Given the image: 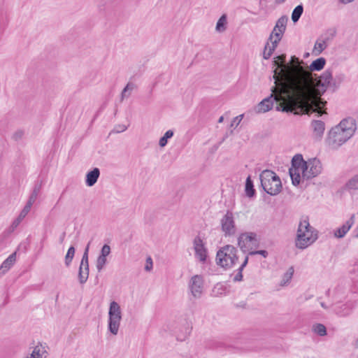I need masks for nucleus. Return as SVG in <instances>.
Returning a JSON list of instances; mask_svg holds the SVG:
<instances>
[{"mask_svg": "<svg viewBox=\"0 0 358 358\" xmlns=\"http://www.w3.org/2000/svg\"><path fill=\"white\" fill-rule=\"evenodd\" d=\"M275 85L279 83L278 76H273ZM271 94L264 99L257 106L258 113L270 110L273 102H276L275 110L278 111L310 115L318 112L320 107L313 102V90L310 80L305 71L299 66L294 67L292 71L285 73V83H281L278 87L271 88Z\"/></svg>", "mask_w": 358, "mask_h": 358, "instance_id": "f257e3e1", "label": "nucleus"}, {"mask_svg": "<svg viewBox=\"0 0 358 358\" xmlns=\"http://www.w3.org/2000/svg\"><path fill=\"white\" fill-rule=\"evenodd\" d=\"M317 238V235L310 225L308 217H302L297 229L296 247L299 249H305L314 243Z\"/></svg>", "mask_w": 358, "mask_h": 358, "instance_id": "f03ea898", "label": "nucleus"}, {"mask_svg": "<svg viewBox=\"0 0 358 358\" xmlns=\"http://www.w3.org/2000/svg\"><path fill=\"white\" fill-rule=\"evenodd\" d=\"M261 186L271 196L278 195L282 191V182L280 177L273 171L264 170L259 175Z\"/></svg>", "mask_w": 358, "mask_h": 358, "instance_id": "7ed1b4c3", "label": "nucleus"}, {"mask_svg": "<svg viewBox=\"0 0 358 358\" xmlns=\"http://www.w3.org/2000/svg\"><path fill=\"white\" fill-rule=\"evenodd\" d=\"M237 251V249L231 245L221 248L217 252V264L225 269L231 268L238 260Z\"/></svg>", "mask_w": 358, "mask_h": 358, "instance_id": "20e7f679", "label": "nucleus"}, {"mask_svg": "<svg viewBox=\"0 0 358 358\" xmlns=\"http://www.w3.org/2000/svg\"><path fill=\"white\" fill-rule=\"evenodd\" d=\"M332 80H333L332 71L330 69H327L325 71H324V73L318 78V80H317L318 92H317V90H315V94L317 98L321 99L320 96L326 92V90H327L328 87H330L331 86H334L335 88L337 87V86H336L335 83H331ZM314 87H315V90H316L315 85H314ZM322 101L320 103L319 113L316 112L317 113V117H320L322 115L323 113H326L325 111H322L321 108L324 107L327 104V101H324L322 99Z\"/></svg>", "mask_w": 358, "mask_h": 358, "instance_id": "39448f33", "label": "nucleus"}, {"mask_svg": "<svg viewBox=\"0 0 358 358\" xmlns=\"http://www.w3.org/2000/svg\"><path fill=\"white\" fill-rule=\"evenodd\" d=\"M308 169V162H306L301 154L295 155L292 159V167L289 169V173L294 186H298L301 182V174L305 173Z\"/></svg>", "mask_w": 358, "mask_h": 358, "instance_id": "423d86ee", "label": "nucleus"}, {"mask_svg": "<svg viewBox=\"0 0 358 358\" xmlns=\"http://www.w3.org/2000/svg\"><path fill=\"white\" fill-rule=\"evenodd\" d=\"M301 64H303V61H299V59L298 57H296V56H292L291 57L290 64L289 65H284L281 68L280 73H281V76H282L283 80H284L283 83H285V73H287V72H288V71H292H292L294 69V67H295V66L301 67L305 71V73L308 75V78H309V79L310 80V83H311V86H312L313 90V100L311 99L310 102H313V103H315L316 106H317L319 107L320 106V103L322 100L319 99V98H317L316 96L315 90V87H314L313 79L310 73Z\"/></svg>", "mask_w": 358, "mask_h": 358, "instance_id": "0eeeda50", "label": "nucleus"}, {"mask_svg": "<svg viewBox=\"0 0 358 358\" xmlns=\"http://www.w3.org/2000/svg\"><path fill=\"white\" fill-rule=\"evenodd\" d=\"M350 132H351V130L348 131V129L343 131L338 125L332 127L328 134V144L334 148H338L351 138Z\"/></svg>", "mask_w": 358, "mask_h": 358, "instance_id": "6e6552de", "label": "nucleus"}, {"mask_svg": "<svg viewBox=\"0 0 358 358\" xmlns=\"http://www.w3.org/2000/svg\"><path fill=\"white\" fill-rule=\"evenodd\" d=\"M90 242L87 245L85 252L83 253L80 265L78 271V280L80 284H84L87 282L89 277V260H88V252L90 248Z\"/></svg>", "mask_w": 358, "mask_h": 358, "instance_id": "1a4fd4ad", "label": "nucleus"}, {"mask_svg": "<svg viewBox=\"0 0 358 358\" xmlns=\"http://www.w3.org/2000/svg\"><path fill=\"white\" fill-rule=\"evenodd\" d=\"M308 169L305 171L303 174V178L309 180L316 177L322 172V164L320 161L316 158L309 159L308 162Z\"/></svg>", "mask_w": 358, "mask_h": 358, "instance_id": "9d476101", "label": "nucleus"}, {"mask_svg": "<svg viewBox=\"0 0 358 358\" xmlns=\"http://www.w3.org/2000/svg\"><path fill=\"white\" fill-rule=\"evenodd\" d=\"M222 230L224 232L225 236H231L234 234L235 223L234 220L233 213L228 210L221 220Z\"/></svg>", "mask_w": 358, "mask_h": 358, "instance_id": "9b49d317", "label": "nucleus"}, {"mask_svg": "<svg viewBox=\"0 0 358 358\" xmlns=\"http://www.w3.org/2000/svg\"><path fill=\"white\" fill-rule=\"evenodd\" d=\"M288 18L286 15L281 16L275 22V25L268 37V41L273 39V37L282 38L286 30Z\"/></svg>", "mask_w": 358, "mask_h": 358, "instance_id": "f8f14e48", "label": "nucleus"}, {"mask_svg": "<svg viewBox=\"0 0 358 358\" xmlns=\"http://www.w3.org/2000/svg\"><path fill=\"white\" fill-rule=\"evenodd\" d=\"M194 249L195 251V256L202 263L206 261L207 258V249L204 246V243L200 236H197L194 238Z\"/></svg>", "mask_w": 358, "mask_h": 358, "instance_id": "ddd939ff", "label": "nucleus"}, {"mask_svg": "<svg viewBox=\"0 0 358 358\" xmlns=\"http://www.w3.org/2000/svg\"><path fill=\"white\" fill-rule=\"evenodd\" d=\"M203 280L201 275H195L191 278L189 287L194 297H200L203 290Z\"/></svg>", "mask_w": 358, "mask_h": 358, "instance_id": "4468645a", "label": "nucleus"}, {"mask_svg": "<svg viewBox=\"0 0 358 358\" xmlns=\"http://www.w3.org/2000/svg\"><path fill=\"white\" fill-rule=\"evenodd\" d=\"M281 37H275L274 40L268 41L266 42L264 52H263V58L264 59H268L272 54L273 53L274 50L277 48L279 42L281 41Z\"/></svg>", "mask_w": 358, "mask_h": 358, "instance_id": "2eb2a0df", "label": "nucleus"}, {"mask_svg": "<svg viewBox=\"0 0 358 358\" xmlns=\"http://www.w3.org/2000/svg\"><path fill=\"white\" fill-rule=\"evenodd\" d=\"M355 223V215L351 217L339 228L334 231V236L338 238H343Z\"/></svg>", "mask_w": 358, "mask_h": 358, "instance_id": "dca6fc26", "label": "nucleus"}, {"mask_svg": "<svg viewBox=\"0 0 358 358\" xmlns=\"http://www.w3.org/2000/svg\"><path fill=\"white\" fill-rule=\"evenodd\" d=\"M338 127L342 129L343 131L345 130H351V132H350V136L352 137L354 134V133L356 131V121L354 118L349 117L347 118L343 119L340 122V123L338 124Z\"/></svg>", "mask_w": 358, "mask_h": 358, "instance_id": "f3484780", "label": "nucleus"}, {"mask_svg": "<svg viewBox=\"0 0 358 358\" xmlns=\"http://www.w3.org/2000/svg\"><path fill=\"white\" fill-rule=\"evenodd\" d=\"M256 234L254 232H245L240 235L238 239V246L243 250L246 248V243L257 241Z\"/></svg>", "mask_w": 358, "mask_h": 358, "instance_id": "a211bd4d", "label": "nucleus"}, {"mask_svg": "<svg viewBox=\"0 0 358 358\" xmlns=\"http://www.w3.org/2000/svg\"><path fill=\"white\" fill-rule=\"evenodd\" d=\"M100 176V170L99 168H94L88 171L85 176V184L88 187H92L96 184Z\"/></svg>", "mask_w": 358, "mask_h": 358, "instance_id": "6ab92c4d", "label": "nucleus"}, {"mask_svg": "<svg viewBox=\"0 0 358 358\" xmlns=\"http://www.w3.org/2000/svg\"><path fill=\"white\" fill-rule=\"evenodd\" d=\"M16 261V252L12 253L6 259L0 266V276L4 275L14 264Z\"/></svg>", "mask_w": 358, "mask_h": 358, "instance_id": "aec40b11", "label": "nucleus"}, {"mask_svg": "<svg viewBox=\"0 0 358 358\" xmlns=\"http://www.w3.org/2000/svg\"><path fill=\"white\" fill-rule=\"evenodd\" d=\"M311 127H313L315 137L320 139L322 137L325 129L324 122L322 120H314L311 122Z\"/></svg>", "mask_w": 358, "mask_h": 358, "instance_id": "412c9836", "label": "nucleus"}, {"mask_svg": "<svg viewBox=\"0 0 358 358\" xmlns=\"http://www.w3.org/2000/svg\"><path fill=\"white\" fill-rule=\"evenodd\" d=\"M121 317H109L108 319V330L113 335H117L118 333Z\"/></svg>", "mask_w": 358, "mask_h": 358, "instance_id": "4be33fe9", "label": "nucleus"}, {"mask_svg": "<svg viewBox=\"0 0 358 358\" xmlns=\"http://www.w3.org/2000/svg\"><path fill=\"white\" fill-rule=\"evenodd\" d=\"M326 64V59L324 57H320L312 62L308 69L310 71H321Z\"/></svg>", "mask_w": 358, "mask_h": 358, "instance_id": "5701e85b", "label": "nucleus"}, {"mask_svg": "<svg viewBox=\"0 0 358 358\" xmlns=\"http://www.w3.org/2000/svg\"><path fill=\"white\" fill-rule=\"evenodd\" d=\"M327 47V41L321 36L315 42L313 53L315 55H319L322 52L325 50Z\"/></svg>", "mask_w": 358, "mask_h": 358, "instance_id": "b1692460", "label": "nucleus"}, {"mask_svg": "<svg viewBox=\"0 0 358 358\" xmlns=\"http://www.w3.org/2000/svg\"><path fill=\"white\" fill-rule=\"evenodd\" d=\"M108 315L109 317H121V309L120 306L116 301H112L110 304L109 307V311H108Z\"/></svg>", "mask_w": 358, "mask_h": 358, "instance_id": "393cba45", "label": "nucleus"}, {"mask_svg": "<svg viewBox=\"0 0 358 358\" xmlns=\"http://www.w3.org/2000/svg\"><path fill=\"white\" fill-rule=\"evenodd\" d=\"M245 191L246 195L250 198L253 197L255 195L256 191L254 188L253 182L251 180L250 176H248L246 179Z\"/></svg>", "mask_w": 358, "mask_h": 358, "instance_id": "a878e982", "label": "nucleus"}, {"mask_svg": "<svg viewBox=\"0 0 358 358\" xmlns=\"http://www.w3.org/2000/svg\"><path fill=\"white\" fill-rule=\"evenodd\" d=\"M227 17L226 14H223L216 24L215 29L218 32H223L227 29Z\"/></svg>", "mask_w": 358, "mask_h": 358, "instance_id": "bb28decb", "label": "nucleus"}, {"mask_svg": "<svg viewBox=\"0 0 358 358\" xmlns=\"http://www.w3.org/2000/svg\"><path fill=\"white\" fill-rule=\"evenodd\" d=\"M335 312L339 316L343 317L348 315L351 312V308L347 304H342L335 308Z\"/></svg>", "mask_w": 358, "mask_h": 358, "instance_id": "cd10ccee", "label": "nucleus"}, {"mask_svg": "<svg viewBox=\"0 0 358 358\" xmlns=\"http://www.w3.org/2000/svg\"><path fill=\"white\" fill-rule=\"evenodd\" d=\"M303 12V6L302 4L298 5L294 8L292 13V20L296 23L299 21Z\"/></svg>", "mask_w": 358, "mask_h": 358, "instance_id": "c85d7f7f", "label": "nucleus"}, {"mask_svg": "<svg viewBox=\"0 0 358 358\" xmlns=\"http://www.w3.org/2000/svg\"><path fill=\"white\" fill-rule=\"evenodd\" d=\"M136 87V85L134 83L131 82L128 83L121 93V101H123L125 98H128L131 94V92Z\"/></svg>", "mask_w": 358, "mask_h": 358, "instance_id": "c756f323", "label": "nucleus"}, {"mask_svg": "<svg viewBox=\"0 0 358 358\" xmlns=\"http://www.w3.org/2000/svg\"><path fill=\"white\" fill-rule=\"evenodd\" d=\"M136 87V85L134 83L131 82L128 83L121 93V101H123L125 98H128L131 94V92Z\"/></svg>", "mask_w": 358, "mask_h": 358, "instance_id": "7c9ffc66", "label": "nucleus"}, {"mask_svg": "<svg viewBox=\"0 0 358 358\" xmlns=\"http://www.w3.org/2000/svg\"><path fill=\"white\" fill-rule=\"evenodd\" d=\"M345 188L348 190L358 189V174L353 176L346 182Z\"/></svg>", "mask_w": 358, "mask_h": 358, "instance_id": "2f4dec72", "label": "nucleus"}, {"mask_svg": "<svg viewBox=\"0 0 358 358\" xmlns=\"http://www.w3.org/2000/svg\"><path fill=\"white\" fill-rule=\"evenodd\" d=\"M313 331L320 336L327 335V328L322 324H316L313 326Z\"/></svg>", "mask_w": 358, "mask_h": 358, "instance_id": "473e14b6", "label": "nucleus"}, {"mask_svg": "<svg viewBox=\"0 0 358 358\" xmlns=\"http://www.w3.org/2000/svg\"><path fill=\"white\" fill-rule=\"evenodd\" d=\"M173 136V131L172 130H168L166 131L164 135L160 138L159 145L160 147L164 148L166 145L168 139L172 138Z\"/></svg>", "mask_w": 358, "mask_h": 358, "instance_id": "72a5a7b5", "label": "nucleus"}, {"mask_svg": "<svg viewBox=\"0 0 358 358\" xmlns=\"http://www.w3.org/2000/svg\"><path fill=\"white\" fill-rule=\"evenodd\" d=\"M75 251H76L75 248L73 245L70 246V248H69V250L67 251V253L65 256V264L67 267L69 266V265L71 264V263L73 259V257L75 255Z\"/></svg>", "mask_w": 358, "mask_h": 358, "instance_id": "f704fd0d", "label": "nucleus"}, {"mask_svg": "<svg viewBox=\"0 0 358 358\" xmlns=\"http://www.w3.org/2000/svg\"><path fill=\"white\" fill-rule=\"evenodd\" d=\"M336 34V29L335 28H330L327 30L325 34L321 36L327 42L332 40Z\"/></svg>", "mask_w": 358, "mask_h": 358, "instance_id": "c9c22d12", "label": "nucleus"}, {"mask_svg": "<svg viewBox=\"0 0 358 358\" xmlns=\"http://www.w3.org/2000/svg\"><path fill=\"white\" fill-rule=\"evenodd\" d=\"M41 185H36L27 201L34 204L38 197Z\"/></svg>", "mask_w": 358, "mask_h": 358, "instance_id": "e433bc0d", "label": "nucleus"}, {"mask_svg": "<svg viewBox=\"0 0 358 358\" xmlns=\"http://www.w3.org/2000/svg\"><path fill=\"white\" fill-rule=\"evenodd\" d=\"M107 262V259L105 257H102L99 255L96 260V266L99 272H100L103 268L104 267L105 264Z\"/></svg>", "mask_w": 358, "mask_h": 358, "instance_id": "4c0bfd02", "label": "nucleus"}, {"mask_svg": "<svg viewBox=\"0 0 358 358\" xmlns=\"http://www.w3.org/2000/svg\"><path fill=\"white\" fill-rule=\"evenodd\" d=\"M32 205L33 204L31 203V202H28V201L27 202L24 208L22 210L20 215H18L20 217V219H24L27 216V215L30 211Z\"/></svg>", "mask_w": 358, "mask_h": 358, "instance_id": "58836bf2", "label": "nucleus"}, {"mask_svg": "<svg viewBox=\"0 0 358 358\" xmlns=\"http://www.w3.org/2000/svg\"><path fill=\"white\" fill-rule=\"evenodd\" d=\"M110 253V247L107 244H104L101 250L100 255L102 257H107V256L109 255Z\"/></svg>", "mask_w": 358, "mask_h": 358, "instance_id": "ea45409f", "label": "nucleus"}, {"mask_svg": "<svg viewBox=\"0 0 358 358\" xmlns=\"http://www.w3.org/2000/svg\"><path fill=\"white\" fill-rule=\"evenodd\" d=\"M294 273V268L293 267H290L288 271L284 274L283 276V280L285 281V283L288 282L292 277Z\"/></svg>", "mask_w": 358, "mask_h": 358, "instance_id": "a19ab883", "label": "nucleus"}, {"mask_svg": "<svg viewBox=\"0 0 358 358\" xmlns=\"http://www.w3.org/2000/svg\"><path fill=\"white\" fill-rule=\"evenodd\" d=\"M227 287H224V285H222V284H217L215 287H214V289H213V292H215L216 290L217 291V294H222L224 293H225V290H226Z\"/></svg>", "mask_w": 358, "mask_h": 358, "instance_id": "79ce46f5", "label": "nucleus"}, {"mask_svg": "<svg viewBox=\"0 0 358 358\" xmlns=\"http://www.w3.org/2000/svg\"><path fill=\"white\" fill-rule=\"evenodd\" d=\"M23 136H24V131L20 129V130L16 131L13 134L12 138L15 141H20V139L22 138Z\"/></svg>", "mask_w": 358, "mask_h": 358, "instance_id": "37998d69", "label": "nucleus"}, {"mask_svg": "<svg viewBox=\"0 0 358 358\" xmlns=\"http://www.w3.org/2000/svg\"><path fill=\"white\" fill-rule=\"evenodd\" d=\"M249 255L253 256L255 255H260L263 256L264 257H266L268 255V252L265 250H254L251 251L248 253Z\"/></svg>", "mask_w": 358, "mask_h": 358, "instance_id": "c03bdc74", "label": "nucleus"}, {"mask_svg": "<svg viewBox=\"0 0 358 358\" xmlns=\"http://www.w3.org/2000/svg\"><path fill=\"white\" fill-rule=\"evenodd\" d=\"M40 352V348L38 346H36L29 358H38V357L41 356Z\"/></svg>", "mask_w": 358, "mask_h": 358, "instance_id": "a18cd8bd", "label": "nucleus"}, {"mask_svg": "<svg viewBox=\"0 0 358 358\" xmlns=\"http://www.w3.org/2000/svg\"><path fill=\"white\" fill-rule=\"evenodd\" d=\"M237 271H238L237 273L236 274V275L234 278V282H239L243 280V274H242L243 269H241L238 268Z\"/></svg>", "mask_w": 358, "mask_h": 358, "instance_id": "49530a36", "label": "nucleus"}, {"mask_svg": "<svg viewBox=\"0 0 358 358\" xmlns=\"http://www.w3.org/2000/svg\"><path fill=\"white\" fill-rule=\"evenodd\" d=\"M152 268V260L150 257H148L146 259V265L145 266V271H150Z\"/></svg>", "mask_w": 358, "mask_h": 358, "instance_id": "de8ad7c7", "label": "nucleus"}, {"mask_svg": "<svg viewBox=\"0 0 358 358\" xmlns=\"http://www.w3.org/2000/svg\"><path fill=\"white\" fill-rule=\"evenodd\" d=\"M22 220L23 219H20V217L18 216L12 223L11 227L13 228V229L16 228L20 224V223L22 221Z\"/></svg>", "mask_w": 358, "mask_h": 358, "instance_id": "09e8293b", "label": "nucleus"}, {"mask_svg": "<svg viewBox=\"0 0 358 358\" xmlns=\"http://www.w3.org/2000/svg\"><path fill=\"white\" fill-rule=\"evenodd\" d=\"M243 117V115H238V116L236 117L234 119L233 122L231 124V127H233V126H234V122H235V121H236V120H238L237 124H239V122H241V120H242Z\"/></svg>", "mask_w": 358, "mask_h": 358, "instance_id": "8fccbe9b", "label": "nucleus"}, {"mask_svg": "<svg viewBox=\"0 0 358 358\" xmlns=\"http://www.w3.org/2000/svg\"><path fill=\"white\" fill-rule=\"evenodd\" d=\"M248 257L246 256L243 262L242 263V264L241 265V266L239 267V268L241 269H243L246 266V265L248 264Z\"/></svg>", "mask_w": 358, "mask_h": 358, "instance_id": "3c124183", "label": "nucleus"}, {"mask_svg": "<svg viewBox=\"0 0 358 358\" xmlns=\"http://www.w3.org/2000/svg\"><path fill=\"white\" fill-rule=\"evenodd\" d=\"M120 130H117V132L124 131H125L127 127L125 125H122L120 127Z\"/></svg>", "mask_w": 358, "mask_h": 358, "instance_id": "603ef678", "label": "nucleus"}, {"mask_svg": "<svg viewBox=\"0 0 358 358\" xmlns=\"http://www.w3.org/2000/svg\"><path fill=\"white\" fill-rule=\"evenodd\" d=\"M66 236V233L65 232H63L62 236H60V238H59V242L60 243H62L64 240V237Z\"/></svg>", "mask_w": 358, "mask_h": 358, "instance_id": "864d4df0", "label": "nucleus"}, {"mask_svg": "<svg viewBox=\"0 0 358 358\" xmlns=\"http://www.w3.org/2000/svg\"><path fill=\"white\" fill-rule=\"evenodd\" d=\"M286 0H275V3L280 4L285 1Z\"/></svg>", "mask_w": 358, "mask_h": 358, "instance_id": "5fc2aeb1", "label": "nucleus"}, {"mask_svg": "<svg viewBox=\"0 0 358 358\" xmlns=\"http://www.w3.org/2000/svg\"><path fill=\"white\" fill-rule=\"evenodd\" d=\"M227 138V134H226V135L223 137L222 140L219 143V145H220L222 142H224Z\"/></svg>", "mask_w": 358, "mask_h": 358, "instance_id": "6e6d98bb", "label": "nucleus"}, {"mask_svg": "<svg viewBox=\"0 0 358 358\" xmlns=\"http://www.w3.org/2000/svg\"><path fill=\"white\" fill-rule=\"evenodd\" d=\"M223 120H224V117H223V116H221V117H220V118H219V120H218V122H219V123H221V122H223Z\"/></svg>", "mask_w": 358, "mask_h": 358, "instance_id": "4d7b16f0", "label": "nucleus"}, {"mask_svg": "<svg viewBox=\"0 0 358 358\" xmlns=\"http://www.w3.org/2000/svg\"><path fill=\"white\" fill-rule=\"evenodd\" d=\"M308 56H309V53H308V52H306V53H305V55H304V58H307Z\"/></svg>", "mask_w": 358, "mask_h": 358, "instance_id": "13d9d810", "label": "nucleus"}, {"mask_svg": "<svg viewBox=\"0 0 358 358\" xmlns=\"http://www.w3.org/2000/svg\"><path fill=\"white\" fill-rule=\"evenodd\" d=\"M321 306L323 307V308H326V306L324 305V303H321Z\"/></svg>", "mask_w": 358, "mask_h": 358, "instance_id": "bf43d9fd", "label": "nucleus"}, {"mask_svg": "<svg viewBox=\"0 0 358 358\" xmlns=\"http://www.w3.org/2000/svg\"><path fill=\"white\" fill-rule=\"evenodd\" d=\"M282 59H283V61H284V60H285V55H282Z\"/></svg>", "mask_w": 358, "mask_h": 358, "instance_id": "052dcab7", "label": "nucleus"}, {"mask_svg": "<svg viewBox=\"0 0 358 358\" xmlns=\"http://www.w3.org/2000/svg\"><path fill=\"white\" fill-rule=\"evenodd\" d=\"M27 358H29V357H27Z\"/></svg>", "mask_w": 358, "mask_h": 358, "instance_id": "680f3d73", "label": "nucleus"}]
</instances>
